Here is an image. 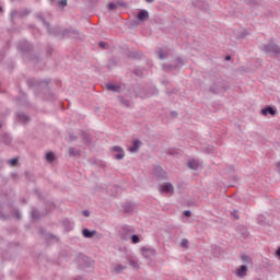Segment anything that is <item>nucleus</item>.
<instances>
[{
	"label": "nucleus",
	"instance_id": "nucleus-6",
	"mask_svg": "<svg viewBox=\"0 0 280 280\" xmlns=\"http://www.w3.org/2000/svg\"><path fill=\"white\" fill-rule=\"evenodd\" d=\"M161 194H170V196L174 195V185L172 183H165L160 185Z\"/></svg>",
	"mask_w": 280,
	"mask_h": 280
},
{
	"label": "nucleus",
	"instance_id": "nucleus-24",
	"mask_svg": "<svg viewBox=\"0 0 280 280\" xmlns=\"http://www.w3.org/2000/svg\"><path fill=\"white\" fill-rule=\"evenodd\" d=\"M71 34H72V38L82 39V35L80 34V32H78V30H73Z\"/></svg>",
	"mask_w": 280,
	"mask_h": 280
},
{
	"label": "nucleus",
	"instance_id": "nucleus-17",
	"mask_svg": "<svg viewBox=\"0 0 280 280\" xmlns=\"http://www.w3.org/2000/svg\"><path fill=\"white\" fill-rule=\"evenodd\" d=\"M155 174L156 176H159V178H162V179L167 178V173H165V171H163L161 166L155 167Z\"/></svg>",
	"mask_w": 280,
	"mask_h": 280
},
{
	"label": "nucleus",
	"instance_id": "nucleus-11",
	"mask_svg": "<svg viewBox=\"0 0 280 280\" xmlns=\"http://www.w3.org/2000/svg\"><path fill=\"white\" fill-rule=\"evenodd\" d=\"M126 268H128V266L118 264L114 265L110 270L114 272V275H121V271L126 270Z\"/></svg>",
	"mask_w": 280,
	"mask_h": 280
},
{
	"label": "nucleus",
	"instance_id": "nucleus-21",
	"mask_svg": "<svg viewBox=\"0 0 280 280\" xmlns=\"http://www.w3.org/2000/svg\"><path fill=\"white\" fill-rule=\"evenodd\" d=\"M46 161H48V163H54V161H56V154H54V152H47Z\"/></svg>",
	"mask_w": 280,
	"mask_h": 280
},
{
	"label": "nucleus",
	"instance_id": "nucleus-25",
	"mask_svg": "<svg viewBox=\"0 0 280 280\" xmlns=\"http://www.w3.org/2000/svg\"><path fill=\"white\" fill-rule=\"evenodd\" d=\"M131 241H132V244H139V242H141V240L139 238V236L135 235V234H131Z\"/></svg>",
	"mask_w": 280,
	"mask_h": 280
},
{
	"label": "nucleus",
	"instance_id": "nucleus-41",
	"mask_svg": "<svg viewBox=\"0 0 280 280\" xmlns=\"http://www.w3.org/2000/svg\"><path fill=\"white\" fill-rule=\"evenodd\" d=\"M71 154L73 155V154H75L73 151H71Z\"/></svg>",
	"mask_w": 280,
	"mask_h": 280
},
{
	"label": "nucleus",
	"instance_id": "nucleus-8",
	"mask_svg": "<svg viewBox=\"0 0 280 280\" xmlns=\"http://www.w3.org/2000/svg\"><path fill=\"white\" fill-rule=\"evenodd\" d=\"M114 158L117 159V161H121L124 156H126V153L124 152V149L121 147H113L112 148Z\"/></svg>",
	"mask_w": 280,
	"mask_h": 280
},
{
	"label": "nucleus",
	"instance_id": "nucleus-18",
	"mask_svg": "<svg viewBox=\"0 0 280 280\" xmlns=\"http://www.w3.org/2000/svg\"><path fill=\"white\" fill-rule=\"evenodd\" d=\"M51 5H57V8H66L67 0H50Z\"/></svg>",
	"mask_w": 280,
	"mask_h": 280
},
{
	"label": "nucleus",
	"instance_id": "nucleus-20",
	"mask_svg": "<svg viewBox=\"0 0 280 280\" xmlns=\"http://www.w3.org/2000/svg\"><path fill=\"white\" fill-rule=\"evenodd\" d=\"M127 261L131 268H139V260L132 258V256H127Z\"/></svg>",
	"mask_w": 280,
	"mask_h": 280
},
{
	"label": "nucleus",
	"instance_id": "nucleus-22",
	"mask_svg": "<svg viewBox=\"0 0 280 280\" xmlns=\"http://www.w3.org/2000/svg\"><path fill=\"white\" fill-rule=\"evenodd\" d=\"M241 259H242L243 264H253V259L249 258V256L246 255V254H243V255L241 256Z\"/></svg>",
	"mask_w": 280,
	"mask_h": 280
},
{
	"label": "nucleus",
	"instance_id": "nucleus-14",
	"mask_svg": "<svg viewBox=\"0 0 280 280\" xmlns=\"http://www.w3.org/2000/svg\"><path fill=\"white\" fill-rule=\"evenodd\" d=\"M107 91H112L113 93H120L121 92V85L109 83L106 85Z\"/></svg>",
	"mask_w": 280,
	"mask_h": 280
},
{
	"label": "nucleus",
	"instance_id": "nucleus-40",
	"mask_svg": "<svg viewBox=\"0 0 280 280\" xmlns=\"http://www.w3.org/2000/svg\"><path fill=\"white\" fill-rule=\"evenodd\" d=\"M16 218H18V219L21 218V217L19 215V212H16Z\"/></svg>",
	"mask_w": 280,
	"mask_h": 280
},
{
	"label": "nucleus",
	"instance_id": "nucleus-16",
	"mask_svg": "<svg viewBox=\"0 0 280 280\" xmlns=\"http://www.w3.org/2000/svg\"><path fill=\"white\" fill-rule=\"evenodd\" d=\"M246 272H248V267L246 265L241 266L237 270H236V275L237 277L242 278V277H246Z\"/></svg>",
	"mask_w": 280,
	"mask_h": 280
},
{
	"label": "nucleus",
	"instance_id": "nucleus-30",
	"mask_svg": "<svg viewBox=\"0 0 280 280\" xmlns=\"http://www.w3.org/2000/svg\"><path fill=\"white\" fill-rule=\"evenodd\" d=\"M107 8H108V10H115V9L117 8V4L110 2V3L107 5Z\"/></svg>",
	"mask_w": 280,
	"mask_h": 280
},
{
	"label": "nucleus",
	"instance_id": "nucleus-31",
	"mask_svg": "<svg viewBox=\"0 0 280 280\" xmlns=\"http://www.w3.org/2000/svg\"><path fill=\"white\" fill-rule=\"evenodd\" d=\"M82 215H84V218H89V215H91V212L89 210H83Z\"/></svg>",
	"mask_w": 280,
	"mask_h": 280
},
{
	"label": "nucleus",
	"instance_id": "nucleus-28",
	"mask_svg": "<svg viewBox=\"0 0 280 280\" xmlns=\"http://www.w3.org/2000/svg\"><path fill=\"white\" fill-rule=\"evenodd\" d=\"M16 163H19V159H12L9 161V165H11V167H14V165H16Z\"/></svg>",
	"mask_w": 280,
	"mask_h": 280
},
{
	"label": "nucleus",
	"instance_id": "nucleus-36",
	"mask_svg": "<svg viewBox=\"0 0 280 280\" xmlns=\"http://www.w3.org/2000/svg\"><path fill=\"white\" fill-rule=\"evenodd\" d=\"M124 104H125V106H130V102H128V101H125Z\"/></svg>",
	"mask_w": 280,
	"mask_h": 280
},
{
	"label": "nucleus",
	"instance_id": "nucleus-5",
	"mask_svg": "<svg viewBox=\"0 0 280 280\" xmlns=\"http://www.w3.org/2000/svg\"><path fill=\"white\" fill-rule=\"evenodd\" d=\"M141 253L145 259H152V257H156V249L152 247H142Z\"/></svg>",
	"mask_w": 280,
	"mask_h": 280
},
{
	"label": "nucleus",
	"instance_id": "nucleus-10",
	"mask_svg": "<svg viewBox=\"0 0 280 280\" xmlns=\"http://www.w3.org/2000/svg\"><path fill=\"white\" fill-rule=\"evenodd\" d=\"M139 148H141V140H135L132 145L129 147V152H131V154H137V152H139Z\"/></svg>",
	"mask_w": 280,
	"mask_h": 280
},
{
	"label": "nucleus",
	"instance_id": "nucleus-13",
	"mask_svg": "<svg viewBox=\"0 0 280 280\" xmlns=\"http://www.w3.org/2000/svg\"><path fill=\"white\" fill-rule=\"evenodd\" d=\"M95 233H97V231H91L89 229H83L82 230V235L83 237L88 238V240H91L95 236Z\"/></svg>",
	"mask_w": 280,
	"mask_h": 280
},
{
	"label": "nucleus",
	"instance_id": "nucleus-29",
	"mask_svg": "<svg viewBox=\"0 0 280 280\" xmlns=\"http://www.w3.org/2000/svg\"><path fill=\"white\" fill-rule=\"evenodd\" d=\"M83 139H84L85 143H91V138L89 137V133H84Z\"/></svg>",
	"mask_w": 280,
	"mask_h": 280
},
{
	"label": "nucleus",
	"instance_id": "nucleus-3",
	"mask_svg": "<svg viewBox=\"0 0 280 280\" xmlns=\"http://www.w3.org/2000/svg\"><path fill=\"white\" fill-rule=\"evenodd\" d=\"M118 233L121 240H125L127 242V240H130V237H132L135 229L130 225H122Z\"/></svg>",
	"mask_w": 280,
	"mask_h": 280
},
{
	"label": "nucleus",
	"instance_id": "nucleus-15",
	"mask_svg": "<svg viewBox=\"0 0 280 280\" xmlns=\"http://www.w3.org/2000/svg\"><path fill=\"white\" fill-rule=\"evenodd\" d=\"M167 56H170V51L167 50V48H161L158 51V57L160 58V60H165L167 59Z\"/></svg>",
	"mask_w": 280,
	"mask_h": 280
},
{
	"label": "nucleus",
	"instance_id": "nucleus-4",
	"mask_svg": "<svg viewBox=\"0 0 280 280\" xmlns=\"http://www.w3.org/2000/svg\"><path fill=\"white\" fill-rule=\"evenodd\" d=\"M77 261L81 268H91V266H93V260H91V258L86 257L84 254H79Z\"/></svg>",
	"mask_w": 280,
	"mask_h": 280
},
{
	"label": "nucleus",
	"instance_id": "nucleus-7",
	"mask_svg": "<svg viewBox=\"0 0 280 280\" xmlns=\"http://www.w3.org/2000/svg\"><path fill=\"white\" fill-rule=\"evenodd\" d=\"M185 66V61H183V59L180 58H176L175 59V65L174 66H163V68L165 69V71H174V69H180V67Z\"/></svg>",
	"mask_w": 280,
	"mask_h": 280
},
{
	"label": "nucleus",
	"instance_id": "nucleus-27",
	"mask_svg": "<svg viewBox=\"0 0 280 280\" xmlns=\"http://www.w3.org/2000/svg\"><path fill=\"white\" fill-rule=\"evenodd\" d=\"M232 218H234V220H240V214L237 210H234L231 212Z\"/></svg>",
	"mask_w": 280,
	"mask_h": 280
},
{
	"label": "nucleus",
	"instance_id": "nucleus-37",
	"mask_svg": "<svg viewBox=\"0 0 280 280\" xmlns=\"http://www.w3.org/2000/svg\"><path fill=\"white\" fill-rule=\"evenodd\" d=\"M147 3H154V0H145Z\"/></svg>",
	"mask_w": 280,
	"mask_h": 280
},
{
	"label": "nucleus",
	"instance_id": "nucleus-42",
	"mask_svg": "<svg viewBox=\"0 0 280 280\" xmlns=\"http://www.w3.org/2000/svg\"><path fill=\"white\" fill-rule=\"evenodd\" d=\"M0 12H1V8H0Z\"/></svg>",
	"mask_w": 280,
	"mask_h": 280
},
{
	"label": "nucleus",
	"instance_id": "nucleus-12",
	"mask_svg": "<svg viewBox=\"0 0 280 280\" xmlns=\"http://www.w3.org/2000/svg\"><path fill=\"white\" fill-rule=\"evenodd\" d=\"M138 21H148L150 19V13L148 10H140L137 15Z\"/></svg>",
	"mask_w": 280,
	"mask_h": 280
},
{
	"label": "nucleus",
	"instance_id": "nucleus-34",
	"mask_svg": "<svg viewBox=\"0 0 280 280\" xmlns=\"http://www.w3.org/2000/svg\"><path fill=\"white\" fill-rule=\"evenodd\" d=\"M37 213H38V212H37L36 210H33V211H32L33 218H36Z\"/></svg>",
	"mask_w": 280,
	"mask_h": 280
},
{
	"label": "nucleus",
	"instance_id": "nucleus-39",
	"mask_svg": "<svg viewBox=\"0 0 280 280\" xmlns=\"http://www.w3.org/2000/svg\"><path fill=\"white\" fill-rule=\"evenodd\" d=\"M136 75H139V70H136Z\"/></svg>",
	"mask_w": 280,
	"mask_h": 280
},
{
	"label": "nucleus",
	"instance_id": "nucleus-26",
	"mask_svg": "<svg viewBox=\"0 0 280 280\" xmlns=\"http://www.w3.org/2000/svg\"><path fill=\"white\" fill-rule=\"evenodd\" d=\"M19 119H20V121H23L24 124L30 121V118L26 115H20Z\"/></svg>",
	"mask_w": 280,
	"mask_h": 280
},
{
	"label": "nucleus",
	"instance_id": "nucleus-23",
	"mask_svg": "<svg viewBox=\"0 0 280 280\" xmlns=\"http://www.w3.org/2000/svg\"><path fill=\"white\" fill-rule=\"evenodd\" d=\"M182 248H189V241L187 238H183L180 242Z\"/></svg>",
	"mask_w": 280,
	"mask_h": 280
},
{
	"label": "nucleus",
	"instance_id": "nucleus-35",
	"mask_svg": "<svg viewBox=\"0 0 280 280\" xmlns=\"http://www.w3.org/2000/svg\"><path fill=\"white\" fill-rule=\"evenodd\" d=\"M172 117H178V113L172 112Z\"/></svg>",
	"mask_w": 280,
	"mask_h": 280
},
{
	"label": "nucleus",
	"instance_id": "nucleus-32",
	"mask_svg": "<svg viewBox=\"0 0 280 280\" xmlns=\"http://www.w3.org/2000/svg\"><path fill=\"white\" fill-rule=\"evenodd\" d=\"M184 215H185L186 218H190V217H191V211L185 210V211H184Z\"/></svg>",
	"mask_w": 280,
	"mask_h": 280
},
{
	"label": "nucleus",
	"instance_id": "nucleus-33",
	"mask_svg": "<svg viewBox=\"0 0 280 280\" xmlns=\"http://www.w3.org/2000/svg\"><path fill=\"white\" fill-rule=\"evenodd\" d=\"M98 45H100V47H101L102 49H106V45H107L106 43L101 42Z\"/></svg>",
	"mask_w": 280,
	"mask_h": 280
},
{
	"label": "nucleus",
	"instance_id": "nucleus-38",
	"mask_svg": "<svg viewBox=\"0 0 280 280\" xmlns=\"http://www.w3.org/2000/svg\"><path fill=\"white\" fill-rule=\"evenodd\" d=\"M225 60H231V56H226V57H225Z\"/></svg>",
	"mask_w": 280,
	"mask_h": 280
},
{
	"label": "nucleus",
	"instance_id": "nucleus-9",
	"mask_svg": "<svg viewBox=\"0 0 280 280\" xmlns=\"http://www.w3.org/2000/svg\"><path fill=\"white\" fill-rule=\"evenodd\" d=\"M261 115H264L265 117H267V115H271L272 117H275V115H277V108L267 106L266 108L261 109Z\"/></svg>",
	"mask_w": 280,
	"mask_h": 280
},
{
	"label": "nucleus",
	"instance_id": "nucleus-2",
	"mask_svg": "<svg viewBox=\"0 0 280 280\" xmlns=\"http://www.w3.org/2000/svg\"><path fill=\"white\" fill-rule=\"evenodd\" d=\"M262 49L265 54H268L269 56H279L280 54L279 45L275 44V42H270L269 44L264 45Z\"/></svg>",
	"mask_w": 280,
	"mask_h": 280
},
{
	"label": "nucleus",
	"instance_id": "nucleus-19",
	"mask_svg": "<svg viewBox=\"0 0 280 280\" xmlns=\"http://www.w3.org/2000/svg\"><path fill=\"white\" fill-rule=\"evenodd\" d=\"M188 167L189 170H200V162L197 160H190L188 161Z\"/></svg>",
	"mask_w": 280,
	"mask_h": 280
},
{
	"label": "nucleus",
	"instance_id": "nucleus-1",
	"mask_svg": "<svg viewBox=\"0 0 280 280\" xmlns=\"http://www.w3.org/2000/svg\"><path fill=\"white\" fill-rule=\"evenodd\" d=\"M211 93H226L229 91V83L224 80H217L210 88Z\"/></svg>",
	"mask_w": 280,
	"mask_h": 280
}]
</instances>
